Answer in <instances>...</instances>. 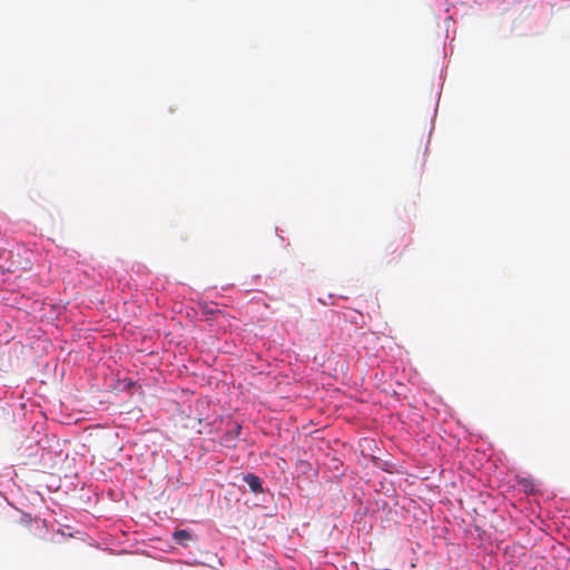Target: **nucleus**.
<instances>
[{
  "mask_svg": "<svg viewBox=\"0 0 570 570\" xmlns=\"http://www.w3.org/2000/svg\"><path fill=\"white\" fill-rule=\"evenodd\" d=\"M243 479L246 482V484L249 487L252 492H254V493L263 492L262 481L257 475H255L253 473H247L244 475Z\"/></svg>",
  "mask_w": 570,
  "mask_h": 570,
  "instance_id": "nucleus-1",
  "label": "nucleus"
},
{
  "mask_svg": "<svg viewBox=\"0 0 570 570\" xmlns=\"http://www.w3.org/2000/svg\"><path fill=\"white\" fill-rule=\"evenodd\" d=\"M173 538L178 544L186 547L191 535L187 530H177L174 532Z\"/></svg>",
  "mask_w": 570,
  "mask_h": 570,
  "instance_id": "nucleus-2",
  "label": "nucleus"
},
{
  "mask_svg": "<svg viewBox=\"0 0 570 570\" xmlns=\"http://www.w3.org/2000/svg\"><path fill=\"white\" fill-rule=\"evenodd\" d=\"M240 430V425H236V433H238Z\"/></svg>",
  "mask_w": 570,
  "mask_h": 570,
  "instance_id": "nucleus-3",
  "label": "nucleus"
}]
</instances>
